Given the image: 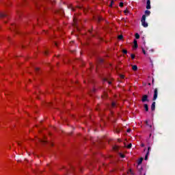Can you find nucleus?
Returning <instances> with one entry per match:
<instances>
[{"label":"nucleus","mask_w":175,"mask_h":175,"mask_svg":"<svg viewBox=\"0 0 175 175\" xmlns=\"http://www.w3.org/2000/svg\"><path fill=\"white\" fill-rule=\"evenodd\" d=\"M141 23H142V27H144V28H147V27H148V23L146 22V15L142 16L141 18Z\"/></svg>","instance_id":"1"},{"label":"nucleus","mask_w":175,"mask_h":175,"mask_svg":"<svg viewBox=\"0 0 175 175\" xmlns=\"http://www.w3.org/2000/svg\"><path fill=\"white\" fill-rule=\"evenodd\" d=\"M158 98V89L155 88L154 91L153 100H157Z\"/></svg>","instance_id":"2"},{"label":"nucleus","mask_w":175,"mask_h":175,"mask_svg":"<svg viewBox=\"0 0 175 175\" xmlns=\"http://www.w3.org/2000/svg\"><path fill=\"white\" fill-rule=\"evenodd\" d=\"M146 9H151V1L150 0H147L146 1Z\"/></svg>","instance_id":"3"},{"label":"nucleus","mask_w":175,"mask_h":175,"mask_svg":"<svg viewBox=\"0 0 175 175\" xmlns=\"http://www.w3.org/2000/svg\"><path fill=\"white\" fill-rule=\"evenodd\" d=\"M150 151H151V148L148 147V152H147L146 155L145 156V161H147L148 159V156L150 155Z\"/></svg>","instance_id":"4"},{"label":"nucleus","mask_w":175,"mask_h":175,"mask_svg":"<svg viewBox=\"0 0 175 175\" xmlns=\"http://www.w3.org/2000/svg\"><path fill=\"white\" fill-rule=\"evenodd\" d=\"M148 100V96H147V95H144L143 96H142V102H146V100Z\"/></svg>","instance_id":"5"},{"label":"nucleus","mask_w":175,"mask_h":175,"mask_svg":"<svg viewBox=\"0 0 175 175\" xmlns=\"http://www.w3.org/2000/svg\"><path fill=\"white\" fill-rule=\"evenodd\" d=\"M133 49H134V50H136V49H137V40H134V44Z\"/></svg>","instance_id":"6"},{"label":"nucleus","mask_w":175,"mask_h":175,"mask_svg":"<svg viewBox=\"0 0 175 175\" xmlns=\"http://www.w3.org/2000/svg\"><path fill=\"white\" fill-rule=\"evenodd\" d=\"M150 14H151V12H150V10H146V11H145V14H144V16H145L146 17L150 16Z\"/></svg>","instance_id":"7"},{"label":"nucleus","mask_w":175,"mask_h":175,"mask_svg":"<svg viewBox=\"0 0 175 175\" xmlns=\"http://www.w3.org/2000/svg\"><path fill=\"white\" fill-rule=\"evenodd\" d=\"M151 110L154 111L155 110V102H153L151 105Z\"/></svg>","instance_id":"8"},{"label":"nucleus","mask_w":175,"mask_h":175,"mask_svg":"<svg viewBox=\"0 0 175 175\" xmlns=\"http://www.w3.org/2000/svg\"><path fill=\"white\" fill-rule=\"evenodd\" d=\"M143 162V158H140L137 161V165H142V163Z\"/></svg>","instance_id":"9"},{"label":"nucleus","mask_w":175,"mask_h":175,"mask_svg":"<svg viewBox=\"0 0 175 175\" xmlns=\"http://www.w3.org/2000/svg\"><path fill=\"white\" fill-rule=\"evenodd\" d=\"M132 69L134 71L137 70V66H136V65L132 66Z\"/></svg>","instance_id":"10"},{"label":"nucleus","mask_w":175,"mask_h":175,"mask_svg":"<svg viewBox=\"0 0 175 175\" xmlns=\"http://www.w3.org/2000/svg\"><path fill=\"white\" fill-rule=\"evenodd\" d=\"M144 107L146 111H148V105L147 104H145L144 105Z\"/></svg>","instance_id":"11"},{"label":"nucleus","mask_w":175,"mask_h":175,"mask_svg":"<svg viewBox=\"0 0 175 175\" xmlns=\"http://www.w3.org/2000/svg\"><path fill=\"white\" fill-rule=\"evenodd\" d=\"M140 38V35H139V33H135V39H139Z\"/></svg>","instance_id":"12"},{"label":"nucleus","mask_w":175,"mask_h":175,"mask_svg":"<svg viewBox=\"0 0 175 175\" xmlns=\"http://www.w3.org/2000/svg\"><path fill=\"white\" fill-rule=\"evenodd\" d=\"M127 174H133V172H132V170H129L127 172Z\"/></svg>","instance_id":"13"},{"label":"nucleus","mask_w":175,"mask_h":175,"mask_svg":"<svg viewBox=\"0 0 175 175\" xmlns=\"http://www.w3.org/2000/svg\"><path fill=\"white\" fill-rule=\"evenodd\" d=\"M122 38H123L122 35H120L118 36V39H119L120 40H121Z\"/></svg>","instance_id":"14"},{"label":"nucleus","mask_w":175,"mask_h":175,"mask_svg":"<svg viewBox=\"0 0 175 175\" xmlns=\"http://www.w3.org/2000/svg\"><path fill=\"white\" fill-rule=\"evenodd\" d=\"M120 79H125V75H120Z\"/></svg>","instance_id":"15"},{"label":"nucleus","mask_w":175,"mask_h":175,"mask_svg":"<svg viewBox=\"0 0 175 175\" xmlns=\"http://www.w3.org/2000/svg\"><path fill=\"white\" fill-rule=\"evenodd\" d=\"M113 150H115V151H117V150H118V146H113Z\"/></svg>","instance_id":"16"},{"label":"nucleus","mask_w":175,"mask_h":175,"mask_svg":"<svg viewBox=\"0 0 175 175\" xmlns=\"http://www.w3.org/2000/svg\"><path fill=\"white\" fill-rule=\"evenodd\" d=\"M122 53H123L124 54H126V53H128V51H126V49H123V50H122Z\"/></svg>","instance_id":"17"},{"label":"nucleus","mask_w":175,"mask_h":175,"mask_svg":"<svg viewBox=\"0 0 175 175\" xmlns=\"http://www.w3.org/2000/svg\"><path fill=\"white\" fill-rule=\"evenodd\" d=\"M127 148H132V144H129L127 146Z\"/></svg>","instance_id":"18"},{"label":"nucleus","mask_w":175,"mask_h":175,"mask_svg":"<svg viewBox=\"0 0 175 175\" xmlns=\"http://www.w3.org/2000/svg\"><path fill=\"white\" fill-rule=\"evenodd\" d=\"M113 3H114V1H111V4L109 5V7L111 8Z\"/></svg>","instance_id":"19"},{"label":"nucleus","mask_w":175,"mask_h":175,"mask_svg":"<svg viewBox=\"0 0 175 175\" xmlns=\"http://www.w3.org/2000/svg\"><path fill=\"white\" fill-rule=\"evenodd\" d=\"M119 6L122 8L124 6V3H120Z\"/></svg>","instance_id":"20"},{"label":"nucleus","mask_w":175,"mask_h":175,"mask_svg":"<svg viewBox=\"0 0 175 175\" xmlns=\"http://www.w3.org/2000/svg\"><path fill=\"white\" fill-rule=\"evenodd\" d=\"M120 155L121 158H125V155H124L123 154L120 153Z\"/></svg>","instance_id":"21"},{"label":"nucleus","mask_w":175,"mask_h":175,"mask_svg":"<svg viewBox=\"0 0 175 175\" xmlns=\"http://www.w3.org/2000/svg\"><path fill=\"white\" fill-rule=\"evenodd\" d=\"M135 55H133V54L131 55V59H135Z\"/></svg>","instance_id":"22"},{"label":"nucleus","mask_w":175,"mask_h":175,"mask_svg":"<svg viewBox=\"0 0 175 175\" xmlns=\"http://www.w3.org/2000/svg\"><path fill=\"white\" fill-rule=\"evenodd\" d=\"M112 107H116V103H112Z\"/></svg>","instance_id":"23"},{"label":"nucleus","mask_w":175,"mask_h":175,"mask_svg":"<svg viewBox=\"0 0 175 175\" xmlns=\"http://www.w3.org/2000/svg\"><path fill=\"white\" fill-rule=\"evenodd\" d=\"M40 142H41L42 143H46V140H42V139H40Z\"/></svg>","instance_id":"24"},{"label":"nucleus","mask_w":175,"mask_h":175,"mask_svg":"<svg viewBox=\"0 0 175 175\" xmlns=\"http://www.w3.org/2000/svg\"><path fill=\"white\" fill-rule=\"evenodd\" d=\"M143 53L144 54V55H146V51H144V49H142Z\"/></svg>","instance_id":"25"},{"label":"nucleus","mask_w":175,"mask_h":175,"mask_svg":"<svg viewBox=\"0 0 175 175\" xmlns=\"http://www.w3.org/2000/svg\"><path fill=\"white\" fill-rule=\"evenodd\" d=\"M127 132L128 133L131 132V129H127Z\"/></svg>","instance_id":"26"},{"label":"nucleus","mask_w":175,"mask_h":175,"mask_svg":"<svg viewBox=\"0 0 175 175\" xmlns=\"http://www.w3.org/2000/svg\"><path fill=\"white\" fill-rule=\"evenodd\" d=\"M108 84H111V81H108Z\"/></svg>","instance_id":"27"},{"label":"nucleus","mask_w":175,"mask_h":175,"mask_svg":"<svg viewBox=\"0 0 175 175\" xmlns=\"http://www.w3.org/2000/svg\"><path fill=\"white\" fill-rule=\"evenodd\" d=\"M36 70H39V68H36Z\"/></svg>","instance_id":"28"}]
</instances>
